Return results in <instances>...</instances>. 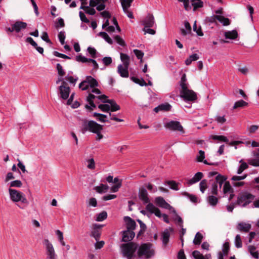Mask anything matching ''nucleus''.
<instances>
[{
    "instance_id": "obj_1",
    "label": "nucleus",
    "mask_w": 259,
    "mask_h": 259,
    "mask_svg": "<svg viewBox=\"0 0 259 259\" xmlns=\"http://www.w3.org/2000/svg\"><path fill=\"white\" fill-rule=\"evenodd\" d=\"M152 244L150 243H143L138 250V256L139 258L144 256L145 258H151L154 255V250L152 248Z\"/></svg>"
},
{
    "instance_id": "obj_2",
    "label": "nucleus",
    "mask_w": 259,
    "mask_h": 259,
    "mask_svg": "<svg viewBox=\"0 0 259 259\" xmlns=\"http://www.w3.org/2000/svg\"><path fill=\"white\" fill-rule=\"evenodd\" d=\"M138 247V245L134 242L122 244L121 248L123 255L127 259H132Z\"/></svg>"
},
{
    "instance_id": "obj_3",
    "label": "nucleus",
    "mask_w": 259,
    "mask_h": 259,
    "mask_svg": "<svg viewBox=\"0 0 259 259\" xmlns=\"http://www.w3.org/2000/svg\"><path fill=\"white\" fill-rule=\"evenodd\" d=\"M9 192L11 199L13 202L21 201L22 203L28 205V201L24 195L21 192L12 188L9 189Z\"/></svg>"
},
{
    "instance_id": "obj_4",
    "label": "nucleus",
    "mask_w": 259,
    "mask_h": 259,
    "mask_svg": "<svg viewBox=\"0 0 259 259\" xmlns=\"http://www.w3.org/2000/svg\"><path fill=\"white\" fill-rule=\"evenodd\" d=\"M180 97L186 101L195 102L197 99V94L193 90H189L188 88L181 89Z\"/></svg>"
},
{
    "instance_id": "obj_5",
    "label": "nucleus",
    "mask_w": 259,
    "mask_h": 259,
    "mask_svg": "<svg viewBox=\"0 0 259 259\" xmlns=\"http://www.w3.org/2000/svg\"><path fill=\"white\" fill-rule=\"evenodd\" d=\"M43 244L45 246L47 259H57V255L55 252L53 244L47 239L43 241Z\"/></svg>"
},
{
    "instance_id": "obj_6",
    "label": "nucleus",
    "mask_w": 259,
    "mask_h": 259,
    "mask_svg": "<svg viewBox=\"0 0 259 259\" xmlns=\"http://www.w3.org/2000/svg\"><path fill=\"white\" fill-rule=\"evenodd\" d=\"M164 127L170 131L179 132L182 134L185 133V130L181 123L178 121L171 120L164 124Z\"/></svg>"
},
{
    "instance_id": "obj_7",
    "label": "nucleus",
    "mask_w": 259,
    "mask_h": 259,
    "mask_svg": "<svg viewBox=\"0 0 259 259\" xmlns=\"http://www.w3.org/2000/svg\"><path fill=\"white\" fill-rule=\"evenodd\" d=\"M85 83L89 84L90 86L92 88H95L98 86V82L96 79L92 77L91 76H88L86 77L85 79L82 81L79 84V88L81 89L83 91H85L89 89V85L88 84H86L84 87H82L83 85Z\"/></svg>"
},
{
    "instance_id": "obj_8",
    "label": "nucleus",
    "mask_w": 259,
    "mask_h": 259,
    "mask_svg": "<svg viewBox=\"0 0 259 259\" xmlns=\"http://www.w3.org/2000/svg\"><path fill=\"white\" fill-rule=\"evenodd\" d=\"M254 196L251 194H245L238 197L237 203L239 205L245 206L253 199Z\"/></svg>"
},
{
    "instance_id": "obj_9",
    "label": "nucleus",
    "mask_w": 259,
    "mask_h": 259,
    "mask_svg": "<svg viewBox=\"0 0 259 259\" xmlns=\"http://www.w3.org/2000/svg\"><path fill=\"white\" fill-rule=\"evenodd\" d=\"M103 225L95 224L93 225V230L91 232V236L94 237L96 241H98L100 238L101 231Z\"/></svg>"
},
{
    "instance_id": "obj_10",
    "label": "nucleus",
    "mask_w": 259,
    "mask_h": 259,
    "mask_svg": "<svg viewBox=\"0 0 259 259\" xmlns=\"http://www.w3.org/2000/svg\"><path fill=\"white\" fill-rule=\"evenodd\" d=\"M139 197L144 204H149L150 199L148 197V194L145 188L142 187L140 188L139 192Z\"/></svg>"
},
{
    "instance_id": "obj_11",
    "label": "nucleus",
    "mask_w": 259,
    "mask_h": 259,
    "mask_svg": "<svg viewBox=\"0 0 259 259\" xmlns=\"http://www.w3.org/2000/svg\"><path fill=\"white\" fill-rule=\"evenodd\" d=\"M123 219L126 223V230L133 231L136 229L137 226L135 221L128 216L124 217Z\"/></svg>"
},
{
    "instance_id": "obj_12",
    "label": "nucleus",
    "mask_w": 259,
    "mask_h": 259,
    "mask_svg": "<svg viewBox=\"0 0 259 259\" xmlns=\"http://www.w3.org/2000/svg\"><path fill=\"white\" fill-rule=\"evenodd\" d=\"M146 209L151 213H154L157 217L160 218L162 215L160 209L156 207L152 203H149L146 206Z\"/></svg>"
},
{
    "instance_id": "obj_13",
    "label": "nucleus",
    "mask_w": 259,
    "mask_h": 259,
    "mask_svg": "<svg viewBox=\"0 0 259 259\" xmlns=\"http://www.w3.org/2000/svg\"><path fill=\"white\" fill-rule=\"evenodd\" d=\"M89 131L90 132L93 133H97L99 132H101L103 129V126L94 120H91V124L89 125Z\"/></svg>"
},
{
    "instance_id": "obj_14",
    "label": "nucleus",
    "mask_w": 259,
    "mask_h": 259,
    "mask_svg": "<svg viewBox=\"0 0 259 259\" xmlns=\"http://www.w3.org/2000/svg\"><path fill=\"white\" fill-rule=\"evenodd\" d=\"M59 91L60 97L62 99L66 100L68 98L70 92V89L69 87L60 86L59 87Z\"/></svg>"
},
{
    "instance_id": "obj_15",
    "label": "nucleus",
    "mask_w": 259,
    "mask_h": 259,
    "mask_svg": "<svg viewBox=\"0 0 259 259\" xmlns=\"http://www.w3.org/2000/svg\"><path fill=\"white\" fill-rule=\"evenodd\" d=\"M155 201L157 205L161 207L168 209H171L172 208V206L167 203L162 197H156Z\"/></svg>"
},
{
    "instance_id": "obj_16",
    "label": "nucleus",
    "mask_w": 259,
    "mask_h": 259,
    "mask_svg": "<svg viewBox=\"0 0 259 259\" xmlns=\"http://www.w3.org/2000/svg\"><path fill=\"white\" fill-rule=\"evenodd\" d=\"M251 226L249 224L244 222H240L238 224L236 228L241 232L247 233L251 229Z\"/></svg>"
},
{
    "instance_id": "obj_17",
    "label": "nucleus",
    "mask_w": 259,
    "mask_h": 259,
    "mask_svg": "<svg viewBox=\"0 0 259 259\" xmlns=\"http://www.w3.org/2000/svg\"><path fill=\"white\" fill-rule=\"evenodd\" d=\"M135 236V233L134 231H129L125 230L123 232L122 241L123 242H128L132 240Z\"/></svg>"
},
{
    "instance_id": "obj_18",
    "label": "nucleus",
    "mask_w": 259,
    "mask_h": 259,
    "mask_svg": "<svg viewBox=\"0 0 259 259\" xmlns=\"http://www.w3.org/2000/svg\"><path fill=\"white\" fill-rule=\"evenodd\" d=\"M154 22L153 16L152 14H148L143 21V24L145 27L150 28L153 26Z\"/></svg>"
},
{
    "instance_id": "obj_19",
    "label": "nucleus",
    "mask_w": 259,
    "mask_h": 259,
    "mask_svg": "<svg viewBox=\"0 0 259 259\" xmlns=\"http://www.w3.org/2000/svg\"><path fill=\"white\" fill-rule=\"evenodd\" d=\"M129 66L126 67L124 66L123 65L120 64L117 67V72L122 77H128L129 75L128 68Z\"/></svg>"
},
{
    "instance_id": "obj_20",
    "label": "nucleus",
    "mask_w": 259,
    "mask_h": 259,
    "mask_svg": "<svg viewBox=\"0 0 259 259\" xmlns=\"http://www.w3.org/2000/svg\"><path fill=\"white\" fill-rule=\"evenodd\" d=\"M203 177V174L201 172H197L194 176L191 179L188 180L187 184L188 185H193L200 181Z\"/></svg>"
},
{
    "instance_id": "obj_21",
    "label": "nucleus",
    "mask_w": 259,
    "mask_h": 259,
    "mask_svg": "<svg viewBox=\"0 0 259 259\" xmlns=\"http://www.w3.org/2000/svg\"><path fill=\"white\" fill-rule=\"evenodd\" d=\"M170 231L171 232H173V229L169 228L168 229H165L162 233V240L163 243L166 245L170 237Z\"/></svg>"
},
{
    "instance_id": "obj_22",
    "label": "nucleus",
    "mask_w": 259,
    "mask_h": 259,
    "mask_svg": "<svg viewBox=\"0 0 259 259\" xmlns=\"http://www.w3.org/2000/svg\"><path fill=\"white\" fill-rule=\"evenodd\" d=\"M15 31L16 32H20L22 29H24L27 27V23L20 21H17L13 24Z\"/></svg>"
},
{
    "instance_id": "obj_23",
    "label": "nucleus",
    "mask_w": 259,
    "mask_h": 259,
    "mask_svg": "<svg viewBox=\"0 0 259 259\" xmlns=\"http://www.w3.org/2000/svg\"><path fill=\"white\" fill-rule=\"evenodd\" d=\"M199 155L197 156V160L198 162H203V163L207 165H218V163H209L206 160H204L205 158V153L202 150H199Z\"/></svg>"
},
{
    "instance_id": "obj_24",
    "label": "nucleus",
    "mask_w": 259,
    "mask_h": 259,
    "mask_svg": "<svg viewBox=\"0 0 259 259\" xmlns=\"http://www.w3.org/2000/svg\"><path fill=\"white\" fill-rule=\"evenodd\" d=\"M171 108V105L169 103H166L164 104H161L155 107L154 109V111L156 113L158 112L159 111H168L170 110Z\"/></svg>"
},
{
    "instance_id": "obj_25",
    "label": "nucleus",
    "mask_w": 259,
    "mask_h": 259,
    "mask_svg": "<svg viewBox=\"0 0 259 259\" xmlns=\"http://www.w3.org/2000/svg\"><path fill=\"white\" fill-rule=\"evenodd\" d=\"M103 103H107L110 104V110L111 112H115L119 110L120 108V106L117 104L114 100L108 99L105 101H103Z\"/></svg>"
},
{
    "instance_id": "obj_26",
    "label": "nucleus",
    "mask_w": 259,
    "mask_h": 259,
    "mask_svg": "<svg viewBox=\"0 0 259 259\" xmlns=\"http://www.w3.org/2000/svg\"><path fill=\"white\" fill-rule=\"evenodd\" d=\"M91 120H88L86 119H81V132L82 134H84L89 131V125L91 124Z\"/></svg>"
},
{
    "instance_id": "obj_27",
    "label": "nucleus",
    "mask_w": 259,
    "mask_h": 259,
    "mask_svg": "<svg viewBox=\"0 0 259 259\" xmlns=\"http://www.w3.org/2000/svg\"><path fill=\"white\" fill-rule=\"evenodd\" d=\"M224 35L226 39H235L238 36L237 31L236 30L226 31Z\"/></svg>"
},
{
    "instance_id": "obj_28",
    "label": "nucleus",
    "mask_w": 259,
    "mask_h": 259,
    "mask_svg": "<svg viewBox=\"0 0 259 259\" xmlns=\"http://www.w3.org/2000/svg\"><path fill=\"white\" fill-rule=\"evenodd\" d=\"M226 179L227 178L225 176H222L220 174H218L215 177L214 182L217 183V185H219V187L221 189L222 184L226 181Z\"/></svg>"
},
{
    "instance_id": "obj_29",
    "label": "nucleus",
    "mask_w": 259,
    "mask_h": 259,
    "mask_svg": "<svg viewBox=\"0 0 259 259\" xmlns=\"http://www.w3.org/2000/svg\"><path fill=\"white\" fill-rule=\"evenodd\" d=\"M109 188V187L103 184L100 185V186H96L94 188V190L100 194L106 192Z\"/></svg>"
},
{
    "instance_id": "obj_30",
    "label": "nucleus",
    "mask_w": 259,
    "mask_h": 259,
    "mask_svg": "<svg viewBox=\"0 0 259 259\" xmlns=\"http://www.w3.org/2000/svg\"><path fill=\"white\" fill-rule=\"evenodd\" d=\"M215 18L219 22L223 23L224 26H228L230 24V20L228 18H225L221 15L217 16Z\"/></svg>"
},
{
    "instance_id": "obj_31",
    "label": "nucleus",
    "mask_w": 259,
    "mask_h": 259,
    "mask_svg": "<svg viewBox=\"0 0 259 259\" xmlns=\"http://www.w3.org/2000/svg\"><path fill=\"white\" fill-rule=\"evenodd\" d=\"M93 116L97 118V119L101 122H108V120H106L107 116L105 114L98 113L95 112L93 114Z\"/></svg>"
},
{
    "instance_id": "obj_32",
    "label": "nucleus",
    "mask_w": 259,
    "mask_h": 259,
    "mask_svg": "<svg viewBox=\"0 0 259 259\" xmlns=\"http://www.w3.org/2000/svg\"><path fill=\"white\" fill-rule=\"evenodd\" d=\"M120 59L123 62V65L124 66L126 67L127 66H129L130 65V57L123 53H120Z\"/></svg>"
},
{
    "instance_id": "obj_33",
    "label": "nucleus",
    "mask_w": 259,
    "mask_h": 259,
    "mask_svg": "<svg viewBox=\"0 0 259 259\" xmlns=\"http://www.w3.org/2000/svg\"><path fill=\"white\" fill-rule=\"evenodd\" d=\"M248 104V103L242 100H240L234 103L233 108V109H236L238 108H243L247 106Z\"/></svg>"
},
{
    "instance_id": "obj_34",
    "label": "nucleus",
    "mask_w": 259,
    "mask_h": 259,
    "mask_svg": "<svg viewBox=\"0 0 259 259\" xmlns=\"http://www.w3.org/2000/svg\"><path fill=\"white\" fill-rule=\"evenodd\" d=\"M203 236L201 233L200 232H197L194 237L193 240V243L195 245H200L202 242Z\"/></svg>"
},
{
    "instance_id": "obj_35",
    "label": "nucleus",
    "mask_w": 259,
    "mask_h": 259,
    "mask_svg": "<svg viewBox=\"0 0 259 259\" xmlns=\"http://www.w3.org/2000/svg\"><path fill=\"white\" fill-rule=\"evenodd\" d=\"M207 201L211 206H214L218 203V198L213 195H210L207 197Z\"/></svg>"
},
{
    "instance_id": "obj_36",
    "label": "nucleus",
    "mask_w": 259,
    "mask_h": 259,
    "mask_svg": "<svg viewBox=\"0 0 259 259\" xmlns=\"http://www.w3.org/2000/svg\"><path fill=\"white\" fill-rule=\"evenodd\" d=\"M256 249V247L253 245H249L248 246V251L251 255L256 259H258L259 257V253L257 251H254Z\"/></svg>"
},
{
    "instance_id": "obj_37",
    "label": "nucleus",
    "mask_w": 259,
    "mask_h": 259,
    "mask_svg": "<svg viewBox=\"0 0 259 259\" xmlns=\"http://www.w3.org/2000/svg\"><path fill=\"white\" fill-rule=\"evenodd\" d=\"M211 138L214 140H218L226 143H228L229 142V140L227 138L224 136L212 135L211 136Z\"/></svg>"
},
{
    "instance_id": "obj_38",
    "label": "nucleus",
    "mask_w": 259,
    "mask_h": 259,
    "mask_svg": "<svg viewBox=\"0 0 259 259\" xmlns=\"http://www.w3.org/2000/svg\"><path fill=\"white\" fill-rule=\"evenodd\" d=\"M76 60L78 62H81L82 63H85V62H90V63H93V62L95 61V60L92 59H88L85 58L84 56H82L81 55H79L76 56Z\"/></svg>"
},
{
    "instance_id": "obj_39",
    "label": "nucleus",
    "mask_w": 259,
    "mask_h": 259,
    "mask_svg": "<svg viewBox=\"0 0 259 259\" xmlns=\"http://www.w3.org/2000/svg\"><path fill=\"white\" fill-rule=\"evenodd\" d=\"M131 79L132 81H133L136 83L139 84L141 86H147V83L145 82V81L142 78L140 79L136 77L132 76L131 77Z\"/></svg>"
},
{
    "instance_id": "obj_40",
    "label": "nucleus",
    "mask_w": 259,
    "mask_h": 259,
    "mask_svg": "<svg viewBox=\"0 0 259 259\" xmlns=\"http://www.w3.org/2000/svg\"><path fill=\"white\" fill-rule=\"evenodd\" d=\"M99 36L103 38L109 44H113L112 39L109 37L108 34L105 32H100L99 34Z\"/></svg>"
},
{
    "instance_id": "obj_41",
    "label": "nucleus",
    "mask_w": 259,
    "mask_h": 259,
    "mask_svg": "<svg viewBox=\"0 0 259 259\" xmlns=\"http://www.w3.org/2000/svg\"><path fill=\"white\" fill-rule=\"evenodd\" d=\"M187 78L186 74H183L181 77V81H180V86L181 87V89H183L186 88H188V83H186Z\"/></svg>"
},
{
    "instance_id": "obj_42",
    "label": "nucleus",
    "mask_w": 259,
    "mask_h": 259,
    "mask_svg": "<svg viewBox=\"0 0 259 259\" xmlns=\"http://www.w3.org/2000/svg\"><path fill=\"white\" fill-rule=\"evenodd\" d=\"M166 184L168 185L170 188L174 190L178 191L179 190L178 185L179 183H177L175 181H166Z\"/></svg>"
},
{
    "instance_id": "obj_43",
    "label": "nucleus",
    "mask_w": 259,
    "mask_h": 259,
    "mask_svg": "<svg viewBox=\"0 0 259 259\" xmlns=\"http://www.w3.org/2000/svg\"><path fill=\"white\" fill-rule=\"evenodd\" d=\"M183 196L188 197L190 200L193 203L197 202V198L195 195H192L187 192H184L182 193Z\"/></svg>"
},
{
    "instance_id": "obj_44",
    "label": "nucleus",
    "mask_w": 259,
    "mask_h": 259,
    "mask_svg": "<svg viewBox=\"0 0 259 259\" xmlns=\"http://www.w3.org/2000/svg\"><path fill=\"white\" fill-rule=\"evenodd\" d=\"M200 190L202 193H204L207 188V181L204 179L199 184Z\"/></svg>"
},
{
    "instance_id": "obj_45",
    "label": "nucleus",
    "mask_w": 259,
    "mask_h": 259,
    "mask_svg": "<svg viewBox=\"0 0 259 259\" xmlns=\"http://www.w3.org/2000/svg\"><path fill=\"white\" fill-rule=\"evenodd\" d=\"M240 162L241 163V164L237 170L238 174H241L243 171V170L247 169L248 167L246 163L242 162V160H241Z\"/></svg>"
},
{
    "instance_id": "obj_46",
    "label": "nucleus",
    "mask_w": 259,
    "mask_h": 259,
    "mask_svg": "<svg viewBox=\"0 0 259 259\" xmlns=\"http://www.w3.org/2000/svg\"><path fill=\"white\" fill-rule=\"evenodd\" d=\"M107 218V213L105 211H103L98 215L96 220L99 222L103 221Z\"/></svg>"
},
{
    "instance_id": "obj_47",
    "label": "nucleus",
    "mask_w": 259,
    "mask_h": 259,
    "mask_svg": "<svg viewBox=\"0 0 259 259\" xmlns=\"http://www.w3.org/2000/svg\"><path fill=\"white\" fill-rule=\"evenodd\" d=\"M122 8L125 9V7L130 8L134 0H119Z\"/></svg>"
},
{
    "instance_id": "obj_48",
    "label": "nucleus",
    "mask_w": 259,
    "mask_h": 259,
    "mask_svg": "<svg viewBox=\"0 0 259 259\" xmlns=\"http://www.w3.org/2000/svg\"><path fill=\"white\" fill-rule=\"evenodd\" d=\"M22 186V183L21 181L20 180H15L13 181H12L10 183V188L11 187H17V188H20Z\"/></svg>"
},
{
    "instance_id": "obj_49",
    "label": "nucleus",
    "mask_w": 259,
    "mask_h": 259,
    "mask_svg": "<svg viewBox=\"0 0 259 259\" xmlns=\"http://www.w3.org/2000/svg\"><path fill=\"white\" fill-rule=\"evenodd\" d=\"M235 246L237 248H241L242 246V241L240 235H237L235 239Z\"/></svg>"
},
{
    "instance_id": "obj_50",
    "label": "nucleus",
    "mask_w": 259,
    "mask_h": 259,
    "mask_svg": "<svg viewBox=\"0 0 259 259\" xmlns=\"http://www.w3.org/2000/svg\"><path fill=\"white\" fill-rule=\"evenodd\" d=\"M98 108L105 112H109L110 110V106L108 104H100Z\"/></svg>"
},
{
    "instance_id": "obj_51",
    "label": "nucleus",
    "mask_w": 259,
    "mask_h": 259,
    "mask_svg": "<svg viewBox=\"0 0 259 259\" xmlns=\"http://www.w3.org/2000/svg\"><path fill=\"white\" fill-rule=\"evenodd\" d=\"M230 191H232V188H231L229 182H225V184L224 185L223 188V192L225 194L230 192Z\"/></svg>"
},
{
    "instance_id": "obj_52",
    "label": "nucleus",
    "mask_w": 259,
    "mask_h": 259,
    "mask_svg": "<svg viewBox=\"0 0 259 259\" xmlns=\"http://www.w3.org/2000/svg\"><path fill=\"white\" fill-rule=\"evenodd\" d=\"M56 69L58 71V73L60 76H63L65 74V72L64 71L62 66L59 63L57 64Z\"/></svg>"
},
{
    "instance_id": "obj_53",
    "label": "nucleus",
    "mask_w": 259,
    "mask_h": 259,
    "mask_svg": "<svg viewBox=\"0 0 259 259\" xmlns=\"http://www.w3.org/2000/svg\"><path fill=\"white\" fill-rule=\"evenodd\" d=\"M88 164L87 167L90 169H94L95 168V162L93 158H91L87 160Z\"/></svg>"
},
{
    "instance_id": "obj_54",
    "label": "nucleus",
    "mask_w": 259,
    "mask_h": 259,
    "mask_svg": "<svg viewBox=\"0 0 259 259\" xmlns=\"http://www.w3.org/2000/svg\"><path fill=\"white\" fill-rule=\"evenodd\" d=\"M134 53L138 59H141V62H142V58L144 56V53L141 50L135 49L134 50Z\"/></svg>"
},
{
    "instance_id": "obj_55",
    "label": "nucleus",
    "mask_w": 259,
    "mask_h": 259,
    "mask_svg": "<svg viewBox=\"0 0 259 259\" xmlns=\"http://www.w3.org/2000/svg\"><path fill=\"white\" fill-rule=\"evenodd\" d=\"M230 249V245L228 242H226L223 244V252L224 255L228 254Z\"/></svg>"
},
{
    "instance_id": "obj_56",
    "label": "nucleus",
    "mask_w": 259,
    "mask_h": 259,
    "mask_svg": "<svg viewBox=\"0 0 259 259\" xmlns=\"http://www.w3.org/2000/svg\"><path fill=\"white\" fill-rule=\"evenodd\" d=\"M192 5L193 6V10L195 11L198 8L203 7V3L202 1L192 3Z\"/></svg>"
},
{
    "instance_id": "obj_57",
    "label": "nucleus",
    "mask_w": 259,
    "mask_h": 259,
    "mask_svg": "<svg viewBox=\"0 0 259 259\" xmlns=\"http://www.w3.org/2000/svg\"><path fill=\"white\" fill-rule=\"evenodd\" d=\"M102 61L105 66H108L111 64L112 60L110 57H105L103 58Z\"/></svg>"
},
{
    "instance_id": "obj_58",
    "label": "nucleus",
    "mask_w": 259,
    "mask_h": 259,
    "mask_svg": "<svg viewBox=\"0 0 259 259\" xmlns=\"http://www.w3.org/2000/svg\"><path fill=\"white\" fill-rule=\"evenodd\" d=\"M115 39L116 42L119 44L120 46L124 47L125 46V43L124 41L122 39V38L119 35H116L115 36Z\"/></svg>"
},
{
    "instance_id": "obj_59",
    "label": "nucleus",
    "mask_w": 259,
    "mask_h": 259,
    "mask_svg": "<svg viewBox=\"0 0 259 259\" xmlns=\"http://www.w3.org/2000/svg\"><path fill=\"white\" fill-rule=\"evenodd\" d=\"M172 212L176 214V220L178 221V223H179V225L182 227H183V220L182 219L177 213L176 211L173 209Z\"/></svg>"
},
{
    "instance_id": "obj_60",
    "label": "nucleus",
    "mask_w": 259,
    "mask_h": 259,
    "mask_svg": "<svg viewBox=\"0 0 259 259\" xmlns=\"http://www.w3.org/2000/svg\"><path fill=\"white\" fill-rule=\"evenodd\" d=\"M58 38L61 45H64L65 43V36L64 32L61 31L58 34Z\"/></svg>"
},
{
    "instance_id": "obj_61",
    "label": "nucleus",
    "mask_w": 259,
    "mask_h": 259,
    "mask_svg": "<svg viewBox=\"0 0 259 259\" xmlns=\"http://www.w3.org/2000/svg\"><path fill=\"white\" fill-rule=\"evenodd\" d=\"M121 186V182L117 183L111 188V191L112 192H116Z\"/></svg>"
},
{
    "instance_id": "obj_62",
    "label": "nucleus",
    "mask_w": 259,
    "mask_h": 259,
    "mask_svg": "<svg viewBox=\"0 0 259 259\" xmlns=\"http://www.w3.org/2000/svg\"><path fill=\"white\" fill-rule=\"evenodd\" d=\"M79 17H80V20L84 22V23H88L90 22V21L87 18L85 14L81 11L79 12Z\"/></svg>"
},
{
    "instance_id": "obj_63",
    "label": "nucleus",
    "mask_w": 259,
    "mask_h": 259,
    "mask_svg": "<svg viewBox=\"0 0 259 259\" xmlns=\"http://www.w3.org/2000/svg\"><path fill=\"white\" fill-rule=\"evenodd\" d=\"M88 51L93 58L96 57V55L97 51L95 48H92V47H89L88 48Z\"/></svg>"
},
{
    "instance_id": "obj_64",
    "label": "nucleus",
    "mask_w": 259,
    "mask_h": 259,
    "mask_svg": "<svg viewBox=\"0 0 259 259\" xmlns=\"http://www.w3.org/2000/svg\"><path fill=\"white\" fill-rule=\"evenodd\" d=\"M248 163L254 166H259V159H250Z\"/></svg>"
}]
</instances>
